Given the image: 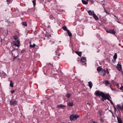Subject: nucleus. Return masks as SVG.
<instances>
[{"mask_svg": "<svg viewBox=\"0 0 123 123\" xmlns=\"http://www.w3.org/2000/svg\"><path fill=\"white\" fill-rule=\"evenodd\" d=\"M54 42L53 41H52L51 40H50L49 41V43L50 44H51L54 43Z\"/></svg>", "mask_w": 123, "mask_h": 123, "instance_id": "31", "label": "nucleus"}, {"mask_svg": "<svg viewBox=\"0 0 123 123\" xmlns=\"http://www.w3.org/2000/svg\"><path fill=\"white\" fill-rule=\"evenodd\" d=\"M10 87H13V85L12 82V80H11L10 81Z\"/></svg>", "mask_w": 123, "mask_h": 123, "instance_id": "25", "label": "nucleus"}, {"mask_svg": "<svg viewBox=\"0 0 123 123\" xmlns=\"http://www.w3.org/2000/svg\"><path fill=\"white\" fill-rule=\"evenodd\" d=\"M75 52L76 54L78 55L80 57L82 55V52H79L78 51H75Z\"/></svg>", "mask_w": 123, "mask_h": 123, "instance_id": "11", "label": "nucleus"}, {"mask_svg": "<svg viewBox=\"0 0 123 123\" xmlns=\"http://www.w3.org/2000/svg\"><path fill=\"white\" fill-rule=\"evenodd\" d=\"M105 84L106 85H108L110 83L108 80H106L105 82Z\"/></svg>", "mask_w": 123, "mask_h": 123, "instance_id": "29", "label": "nucleus"}, {"mask_svg": "<svg viewBox=\"0 0 123 123\" xmlns=\"http://www.w3.org/2000/svg\"><path fill=\"white\" fill-rule=\"evenodd\" d=\"M117 53H115L113 56V58L115 60L117 58Z\"/></svg>", "mask_w": 123, "mask_h": 123, "instance_id": "24", "label": "nucleus"}, {"mask_svg": "<svg viewBox=\"0 0 123 123\" xmlns=\"http://www.w3.org/2000/svg\"><path fill=\"white\" fill-rule=\"evenodd\" d=\"M51 20H53L54 19L55 20V18L52 15H50L49 16Z\"/></svg>", "mask_w": 123, "mask_h": 123, "instance_id": "20", "label": "nucleus"}, {"mask_svg": "<svg viewBox=\"0 0 123 123\" xmlns=\"http://www.w3.org/2000/svg\"><path fill=\"white\" fill-rule=\"evenodd\" d=\"M71 95L69 93H68L66 95V96L68 98H69L70 97Z\"/></svg>", "mask_w": 123, "mask_h": 123, "instance_id": "32", "label": "nucleus"}, {"mask_svg": "<svg viewBox=\"0 0 123 123\" xmlns=\"http://www.w3.org/2000/svg\"><path fill=\"white\" fill-rule=\"evenodd\" d=\"M82 0L83 3L84 4L86 5L88 3V1H87V0L86 1H85V0Z\"/></svg>", "mask_w": 123, "mask_h": 123, "instance_id": "23", "label": "nucleus"}, {"mask_svg": "<svg viewBox=\"0 0 123 123\" xmlns=\"http://www.w3.org/2000/svg\"><path fill=\"white\" fill-rule=\"evenodd\" d=\"M79 117V116L78 115L72 114L70 115V118L71 120L75 121Z\"/></svg>", "mask_w": 123, "mask_h": 123, "instance_id": "3", "label": "nucleus"}, {"mask_svg": "<svg viewBox=\"0 0 123 123\" xmlns=\"http://www.w3.org/2000/svg\"><path fill=\"white\" fill-rule=\"evenodd\" d=\"M7 2L8 3H9L12 0H6Z\"/></svg>", "mask_w": 123, "mask_h": 123, "instance_id": "36", "label": "nucleus"}, {"mask_svg": "<svg viewBox=\"0 0 123 123\" xmlns=\"http://www.w3.org/2000/svg\"><path fill=\"white\" fill-rule=\"evenodd\" d=\"M100 121L102 123H103L104 122V120H103V119L102 118H100Z\"/></svg>", "mask_w": 123, "mask_h": 123, "instance_id": "37", "label": "nucleus"}, {"mask_svg": "<svg viewBox=\"0 0 123 123\" xmlns=\"http://www.w3.org/2000/svg\"><path fill=\"white\" fill-rule=\"evenodd\" d=\"M58 51H59V50L58 49H57V50H56V51H55V52L56 53V54L57 53H58Z\"/></svg>", "mask_w": 123, "mask_h": 123, "instance_id": "44", "label": "nucleus"}, {"mask_svg": "<svg viewBox=\"0 0 123 123\" xmlns=\"http://www.w3.org/2000/svg\"><path fill=\"white\" fill-rule=\"evenodd\" d=\"M110 33L114 35L116 33V32L114 30H110Z\"/></svg>", "mask_w": 123, "mask_h": 123, "instance_id": "22", "label": "nucleus"}, {"mask_svg": "<svg viewBox=\"0 0 123 123\" xmlns=\"http://www.w3.org/2000/svg\"><path fill=\"white\" fill-rule=\"evenodd\" d=\"M117 106L118 110H119V109H120L121 110H123L122 107L119 104H117Z\"/></svg>", "mask_w": 123, "mask_h": 123, "instance_id": "9", "label": "nucleus"}, {"mask_svg": "<svg viewBox=\"0 0 123 123\" xmlns=\"http://www.w3.org/2000/svg\"><path fill=\"white\" fill-rule=\"evenodd\" d=\"M103 69L102 68L100 67H99L97 68V70L98 71L100 72L101 71H102Z\"/></svg>", "mask_w": 123, "mask_h": 123, "instance_id": "18", "label": "nucleus"}, {"mask_svg": "<svg viewBox=\"0 0 123 123\" xmlns=\"http://www.w3.org/2000/svg\"><path fill=\"white\" fill-rule=\"evenodd\" d=\"M36 46V44L35 43H33V45L31 44H30V48H34Z\"/></svg>", "mask_w": 123, "mask_h": 123, "instance_id": "21", "label": "nucleus"}, {"mask_svg": "<svg viewBox=\"0 0 123 123\" xmlns=\"http://www.w3.org/2000/svg\"><path fill=\"white\" fill-rule=\"evenodd\" d=\"M51 36V35H50V36Z\"/></svg>", "mask_w": 123, "mask_h": 123, "instance_id": "54", "label": "nucleus"}, {"mask_svg": "<svg viewBox=\"0 0 123 123\" xmlns=\"http://www.w3.org/2000/svg\"><path fill=\"white\" fill-rule=\"evenodd\" d=\"M17 50L15 48H14V49L11 51V52H12L13 51H14V50Z\"/></svg>", "mask_w": 123, "mask_h": 123, "instance_id": "43", "label": "nucleus"}, {"mask_svg": "<svg viewBox=\"0 0 123 123\" xmlns=\"http://www.w3.org/2000/svg\"><path fill=\"white\" fill-rule=\"evenodd\" d=\"M67 32L68 35L69 37H71L72 36V34L69 30H67Z\"/></svg>", "mask_w": 123, "mask_h": 123, "instance_id": "16", "label": "nucleus"}, {"mask_svg": "<svg viewBox=\"0 0 123 123\" xmlns=\"http://www.w3.org/2000/svg\"><path fill=\"white\" fill-rule=\"evenodd\" d=\"M22 25H23L25 26H27V24L26 22H22Z\"/></svg>", "mask_w": 123, "mask_h": 123, "instance_id": "28", "label": "nucleus"}, {"mask_svg": "<svg viewBox=\"0 0 123 123\" xmlns=\"http://www.w3.org/2000/svg\"><path fill=\"white\" fill-rule=\"evenodd\" d=\"M49 64H50L51 65V64L50 63H49Z\"/></svg>", "mask_w": 123, "mask_h": 123, "instance_id": "53", "label": "nucleus"}, {"mask_svg": "<svg viewBox=\"0 0 123 123\" xmlns=\"http://www.w3.org/2000/svg\"><path fill=\"white\" fill-rule=\"evenodd\" d=\"M88 86H89L90 88L91 89L92 88L93 86L92 84L91 81L88 82Z\"/></svg>", "mask_w": 123, "mask_h": 123, "instance_id": "13", "label": "nucleus"}, {"mask_svg": "<svg viewBox=\"0 0 123 123\" xmlns=\"http://www.w3.org/2000/svg\"><path fill=\"white\" fill-rule=\"evenodd\" d=\"M86 57H85L83 56L81 58L80 62L82 63V64L83 65L85 66L86 64Z\"/></svg>", "mask_w": 123, "mask_h": 123, "instance_id": "4", "label": "nucleus"}, {"mask_svg": "<svg viewBox=\"0 0 123 123\" xmlns=\"http://www.w3.org/2000/svg\"><path fill=\"white\" fill-rule=\"evenodd\" d=\"M99 51H98L97 52H98Z\"/></svg>", "mask_w": 123, "mask_h": 123, "instance_id": "51", "label": "nucleus"}, {"mask_svg": "<svg viewBox=\"0 0 123 123\" xmlns=\"http://www.w3.org/2000/svg\"><path fill=\"white\" fill-rule=\"evenodd\" d=\"M60 54H58V55L59 56L60 55Z\"/></svg>", "mask_w": 123, "mask_h": 123, "instance_id": "50", "label": "nucleus"}, {"mask_svg": "<svg viewBox=\"0 0 123 123\" xmlns=\"http://www.w3.org/2000/svg\"><path fill=\"white\" fill-rule=\"evenodd\" d=\"M109 101H110V102H111V103L112 104L113 106L114 105V104L113 103V102L111 100H110Z\"/></svg>", "mask_w": 123, "mask_h": 123, "instance_id": "35", "label": "nucleus"}, {"mask_svg": "<svg viewBox=\"0 0 123 123\" xmlns=\"http://www.w3.org/2000/svg\"><path fill=\"white\" fill-rule=\"evenodd\" d=\"M24 50H22L21 51V53H23V52H24Z\"/></svg>", "mask_w": 123, "mask_h": 123, "instance_id": "47", "label": "nucleus"}, {"mask_svg": "<svg viewBox=\"0 0 123 123\" xmlns=\"http://www.w3.org/2000/svg\"><path fill=\"white\" fill-rule=\"evenodd\" d=\"M2 74L3 76H5L6 75V74L5 73H3Z\"/></svg>", "mask_w": 123, "mask_h": 123, "instance_id": "45", "label": "nucleus"}, {"mask_svg": "<svg viewBox=\"0 0 123 123\" xmlns=\"http://www.w3.org/2000/svg\"><path fill=\"white\" fill-rule=\"evenodd\" d=\"M32 2H33V4L34 7H35V6L36 4V0H33L32 1Z\"/></svg>", "mask_w": 123, "mask_h": 123, "instance_id": "27", "label": "nucleus"}, {"mask_svg": "<svg viewBox=\"0 0 123 123\" xmlns=\"http://www.w3.org/2000/svg\"><path fill=\"white\" fill-rule=\"evenodd\" d=\"M95 93L96 95L99 96L102 101H104V100L106 99H107L109 101L110 100L109 97L106 96L105 94L102 92H100L99 91L97 90L95 92Z\"/></svg>", "mask_w": 123, "mask_h": 123, "instance_id": "1", "label": "nucleus"}, {"mask_svg": "<svg viewBox=\"0 0 123 123\" xmlns=\"http://www.w3.org/2000/svg\"><path fill=\"white\" fill-rule=\"evenodd\" d=\"M10 104L11 105L15 106L16 105H17V102L16 101H12L11 100L10 101Z\"/></svg>", "mask_w": 123, "mask_h": 123, "instance_id": "5", "label": "nucleus"}, {"mask_svg": "<svg viewBox=\"0 0 123 123\" xmlns=\"http://www.w3.org/2000/svg\"><path fill=\"white\" fill-rule=\"evenodd\" d=\"M48 71L49 70L48 69V70H44V74H45V73L48 74Z\"/></svg>", "mask_w": 123, "mask_h": 123, "instance_id": "30", "label": "nucleus"}, {"mask_svg": "<svg viewBox=\"0 0 123 123\" xmlns=\"http://www.w3.org/2000/svg\"><path fill=\"white\" fill-rule=\"evenodd\" d=\"M18 56V55L17 56H13V61H14V60L15 59H16L17 58Z\"/></svg>", "mask_w": 123, "mask_h": 123, "instance_id": "34", "label": "nucleus"}, {"mask_svg": "<svg viewBox=\"0 0 123 123\" xmlns=\"http://www.w3.org/2000/svg\"><path fill=\"white\" fill-rule=\"evenodd\" d=\"M113 106H114V108L115 111H117L116 108L115 107V106L114 105Z\"/></svg>", "mask_w": 123, "mask_h": 123, "instance_id": "41", "label": "nucleus"}, {"mask_svg": "<svg viewBox=\"0 0 123 123\" xmlns=\"http://www.w3.org/2000/svg\"><path fill=\"white\" fill-rule=\"evenodd\" d=\"M120 90H123V86H122L120 87Z\"/></svg>", "mask_w": 123, "mask_h": 123, "instance_id": "38", "label": "nucleus"}, {"mask_svg": "<svg viewBox=\"0 0 123 123\" xmlns=\"http://www.w3.org/2000/svg\"><path fill=\"white\" fill-rule=\"evenodd\" d=\"M117 119L118 123H123L122 122L120 118L117 117Z\"/></svg>", "mask_w": 123, "mask_h": 123, "instance_id": "19", "label": "nucleus"}, {"mask_svg": "<svg viewBox=\"0 0 123 123\" xmlns=\"http://www.w3.org/2000/svg\"><path fill=\"white\" fill-rule=\"evenodd\" d=\"M58 58V57H56V56H55V57H54V59L55 60H56V58Z\"/></svg>", "mask_w": 123, "mask_h": 123, "instance_id": "42", "label": "nucleus"}, {"mask_svg": "<svg viewBox=\"0 0 123 123\" xmlns=\"http://www.w3.org/2000/svg\"><path fill=\"white\" fill-rule=\"evenodd\" d=\"M31 43V42H30V43Z\"/></svg>", "mask_w": 123, "mask_h": 123, "instance_id": "56", "label": "nucleus"}, {"mask_svg": "<svg viewBox=\"0 0 123 123\" xmlns=\"http://www.w3.org/2000/svg\"><path fill=\"white\" fill-rule=\"evenodd\" d=\"M98 114H99L100 116H101L103 115L102 111L101 110H99L98 112Z\"/></svg>", "mask_w": 123, "mask_h": 123, "instance_id": "14", "label": "nucleus"}, {"mask_svg": "<svg viewBox=\"0 0 123 123\" xmlns=\"http://www.w3.org/2000/svg\"><path fill=\"white\" fill-rule=\"evenodd\" d=\"M93 18L96 20H98V18L97 16L95 13L93 16Z\"/></svg>", "mask_w": 123, "mask_h": 123, "instance_id": "15", "label": "nucleus"}, {"mask_svg": "<svg viewBox=\"0 0 123 123\" xmlns=\"http://www.w3.org/2000/svg\"><path fill=\"white\" fill-rule=\"evenodd\" d=\"M110 30H106V31L108 33H110Z\"/></svg>", "mask_w": 123, "mask_h": 123, "instance_id": "40", "label": "nucleus"}, {"mask_svg": "<svg viewBox=\"0 0 123 123\" xmlns=\"http://www.w3.org/2000/svg\"><path fill=\"white\" fill-rule=\"evenodd\" d=\"M107 74H109V72L108 71V70L107 69Z\"/></svg>", "mask_w": 123, "mask_h": 123, "instance_id": "46", "label": "nucleus"}, {"mask_svg": "<svg viewBox=\"0 0 123 123\" xmlns=\"http://www.w3.org/2000/svg\"><path fill=\"white\" fill-rule=\"evenodd\" d=\"M14 92H15V91L14 90H13L12 91H11V93L12 94L14 93Z\"/></svg>", "mask_w": 123, "mask_h": 123, "instance_id": "39", "label": "nucleus"}, {"mask_svg": "<svg viewBox=\"0 0 123 123\" xmlns=\"http://www.w3.org/2000/svg\"><path fill=\"white\" fill-rule=\"evenodd\" d=\"M66 107V106L65 105H64L62 104L58 105L57 106V107L61 108L62 109H64Z\"/></svg>", "mask_w": 123, "mask_h": 123, "instance_id": "6", "label": "nucleus"}, {"mask_svg": "<svg viewBox=\"0 0 123 123\" xmlns=\"http://www.w3.org/2000/svg\"><path fill=\"white\" fill-rule=\"evenodd\" d=\"M87 12L89 15L90 16H93L94 14H95L93 11H92L90 10H89Z\"/></svg>", "mask_w": 123, "mask_h": 123, "instance_id": "7", "label": "nucleus"}, {"mask_svg": "<svg viewBox=\"0 0 123 123\" xmlns=\"http://www.w3.org/2000/svg\"><path fill=\"white\" fill-rule=\"evenodd\" d=\"M109 96L110 97V98H111V97L110 96Z\"/></svg>", "mask_w": 123, "mask_h": 123, "instance_id": "52", "label": "nucleus"}, {"mask_svg": "<svg viewBox=\"0 0 123 123\" xmlns=\"http://www.w3.org/2000/svg\"><path fill=\"white\" fill-rule=\"evenodd\" d=\"M74 103L72 102H68L67 103V105L68 106L72 107L74 105Z\"/></svg>", "mask_w": 123, "mask_h": 123, "instance_id": "12", "label": "nucleus"}, {"mask_svg": "<svg viewBox=\"0 0 123 123\" xmlns=\"http://www.w3.org/2000/svg\"><path fill=\"white\" fill-rule=\"evenodd\" d=\"M11 54H12V55L13 56H14V55H13V53H12V52H11Z\"/></svg>", "mask_w": 123, "mask_h": 123, "instance_id": "48", "label": "nucleus"}, {"mask_svg": "<svg viewBox=\"0 0 123 123\" xmlns=\"http://www.w3.org/2000/svg\"><path fill=\"white\" fill-rule=\"evenodd\" d=\"M79 8H78V9H79Z\"/></svg>", "mask_w": 123, "mask_h": 123, "instance_id": "55", "label": "nucleus"}, {"mask_svg": "<svg viewBox=\"0 0 123 123\" xmlns=\"http://www.w3.org/2000/svg\"><path fill=\"white\" fill-rule=\"evenodd\" d=\"M101 71V75L103 76H105V75L106 73L105 70L103 69Z\"/></svg>", "mask_w": 123, "mask_h": 123, "instance_id": "10", "label": "nucleus"}, {"mask_svg": "<svg viewBox=\"0 0 123 123\" xmlns=\"http://www.w3.org/2000/svg\"><path fill=\"white\" fill-rule=\"evenodd\" d=\"M117 68L120 71L122 69L121 65L119 64H117Z\"/></svg>", "mask_w": 123, "mask_h": 123, "instance_id": "8", "label": "nucleus"}, {"mask_svg": "<svg viewBox=\"0 0 123 123\" xmlns=\"http://www.w3.org/2000/svg\"><path fill=\"white\" fill-rule=\"evenodd\" d=\"M87 0V1H88V0Z\"/></svg>", "mask_w": 123, "mask_h": 123, "instance_id": "57", "label": "nucleus"}, {"mask_svg": "<svg viewBox=\"0 0 123 123\" xmlns=\"http://www.w3.org/2000/svg\"><path fill=\"white\" fill-rule=\"evenodd\" d=\"M14 41L11 42L12 45L13 46H15L16 47H19L20 46V43L19 39L18 36H13Z\"/></svg>", "mask_w": 123, "mask_h": 123, "instance_id": "2", "label": "nucleus"}, {"mask_svg": "<svg viewBox=\"0 0 123 123\" xmlns=\"http://www.w3.org/2000/svg\"><path fill=\"white\" fill-rule=\"evenodd\" d=\"M112 15L115 17L116 19H115V20L117 21V22L119 23L120 24H121L120 22L118 21L119 19L114 14H113Z\"/></svg>", "mask_w": 123, "mask_h": 123, "instance_id": "17", "label": "nucleus"}, {"mask_svg": "<svg viewBox=\"0 0 123 123\" xmlns=\"http://www.w3.org/2000/svg\"><path fill=\"white\" fill-rule=\"evenodd\" d=\"M104 12H105L106 13H107V14H110V13H108V12H107V10H106L105 9V8H104Z\"/></svg>", "mask_w": 123, "mask_h": 123, "instance_id": "33", "label": "nucleus"}, {"mask_svg": "<svg viewBox=\"0 0 123 123\" xmlns=\"http://www.w3.org/2000/svg\"><path fill=\"white\" fill-rule=\"evenodd\" d=\"M93 123H97L96 122H95L94 121H93Z\"/></svg>", "mask_w": 123, "mask_h": 123, "instance_id": "49", "label": "nucleus"}, {"mask_svg": "<svg viewBox=\"0 0 123 123\" xmlns=\"http://www.w3.org/2000/svg\"><path fill=\"white\" fill-rule=\"evenodd\" d=\"M62 28L63 30L65 31H67L68 30V29L67 28L66 26H63L62 27Z\"/></svg>", "mask_w": 123, "mask_h": 123, "instance_id": "26", "label": "nucleus"}]
</instances>
